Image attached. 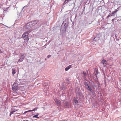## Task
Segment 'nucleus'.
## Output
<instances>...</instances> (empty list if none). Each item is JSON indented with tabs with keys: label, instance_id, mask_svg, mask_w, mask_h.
<instances>
[{
	"label": "nucleus",
	"instance_id": "f257e3e1",
	"mask_svg": "<svg viewBox=\"0 0 121 121\" xmlns=\"http://www.w3.org/2000/svg\"><path fill=\"white\" fill-rule=\"evenodd\" d=\"M29 34L28 32H25L23 34L22 38L24 40L26 41H28L29 40Z\"/></svg>",
	"mask_w": 121,
	"mask_h": 121
},
{
	"label": "nucleus",
	"instance_id": "f03ea898",
	"mask_svg": "<svg viewBox=\"0 0 121 121\" xmlns=\"http://www.w3.org/2000/svg\"><path fill=\"white\" fill-rule=\"evenodd\" d=\"M26 55V54L25 53H23L20 56V59L18 60V61L20 62L22 61Z\"/></svg>",
	"mask_w": 121,
	"mask_h": 121
},
{
	"label": "nucleus",
	"instance_id": "7ed1b4c3",
	"mask_svg": "<svg viewBox=\"0 0 121 121\" xmlns=\"http://www.w3.org/2000/svg\"><path fill=\"white\" fill-rule=\"evenodd\" d=\"M18 88L17 85L16 83H14L12 89L14 92L17 91Z\"/></svg>",
	"mask_w": 121,
	"mask_h": 121
},
{
	"label": "nucleus",
	"instance_id": "20e7f679",
	"mask_svg": "<svg viewBox=\"0 0 121 121\" xmlns=\"http://www.w3.org/2000/svg\"><path fill=\"white\" fill-rule=\"evenodd\" d=\"M29 25L30 24H27L26 25L24 26L23 27V31H25L26 30H27L30 27Z\"/></svg>",
	"mask_w": 121,
	"mask_h": 121
},
{
	"label": "nucleus",
	"instance_id": "39448f33",
	"mask_svg": "<svg viewBox=\"0 0 121 121\" xmlns=\"http://www.w3.org/2000/svg\"><path fill=\"white\" fill-rule=\"evenodd\" d=\"M54 100L56 104H57L58 105H60V101L59 100L57 99L56 98H55Z\"/></svg>",
	"mask_w": 121,
	"mask_h": 121
},
{
	"label": "nucleus",
	"instance_id": "423d86ee",
	"mask_svg": "<svg viewBox=\"0 0 121 121\" xmlns=\"http://www.w3.org/2000/svg\"><path fill=\"white\" fill-rule=\"evenodd\" d=\"M101 63L103 64L104 66H105L107 64V62L105 60H103L102 61Z\"/></svg>",
	"mask_w": 121,
	"mask_h": 121
},
{
	"label": "nucleus",
	"instance_id": "0eeeda50",
	"mask_svg": "<svg viewBox=\"0 0 121 121\" xmlns=\"http://www.w3.org/2000/svg\"><path fill=\"white\" fill-rule=\"evenodd\" d=\"M71 65H70L68 66L65 69V71H67L70 68H71Z\"/></svg>",
	"mask_w": 121,
	"mask_h": 121
},
{
	"label": "nucleus",
	"instance_id": "6e6552de",
	"mask_svg": "<svg viewBox=\"0 0 121 121\" xmlns=\"http://www.w3.org/2000/svg\"><path fill=\"white\" fill-rule=\"evenodd\" d=\"M87 86H88L87 89L89 90L90 92H92V90L91 87V86H89L88 84L87 85Z\"/></svg>",
	"mask_w": 121,
	"mask_h": 121
},
{
	"label": "nucleus",
	"instance_id": "1a4fd4ad",
	"mask_svg": "<svg viewBox=\"0 0 121 121\" xmlns=\"http://www.w3.org/2000/svg\"><path fill=\"white\" fill-rule=\"evenodd\" d=\"M16 69H12V74L13 75L14 74L16 73Z\"/></svg>",
	"mask_w": 121,
	"mask_h": 121
},
{
	"label": "nucleus",
	"instance_id": "9d476101",
	"mask_svg": "<svg viewBox=\"0 0 121 121\" xmlns=\"http://www.w3.org/2000/svg\"><path fill=\"white\" fill-rule=\"evenodd\" d=\"M74 102L76 104H77L78 103V100L76 98L74 99Z\"/></svg>",
	"mask_w": 121,
	"mask_h": 121
},
{
	"label": "nucleus",
	"instance_id": "9b49d317",
	"mask_svg": "<svg viewBox=\"0 0 121 121\" xmlns=\"http://www.w3.org/2000/svg\"><path fill=\"white\" fill-rule=\"evenodd\" d=\"M39 115V114L37 113V115H36L34 116L33 117V118H35H35H39V117H38L37 116Z\"/></svg>",
	"mask_w": 121,
	"mask_h": 121
},
{
	"label": "nucleus",
	"instance_id": "f8f14e48",
	"mask_svg": "<svg viewBox=\"0 0 121 121\" xmlns=\"http://www.w3.org/2000/svg\"><path fill=\"white\" fill-rule=\"evenodd\" d=\"M112 16H114V15H112L111 13H109L108 15L107 16V18H109V17Z\"/></svg>",
	"mask_w": 121,
	"mask_h": 121
},
{
	"label": "nucleus",
	"instance_id": "ddd939ff",
	"mask_svg": "<svg viewBox=\"0 0 121 121\" xmlns=\"http://www.w3.org/2000/svg\"><path fill=\"white\" fill-rule=\"evenodd\" d=\"M70 0H65L63 4L64 5L66 3H67Z\"/></svg>",
	"mask_w": 121,
	"mask_h": 121
},
{
	"label": "nucleus",
	"instance_id": "4468645a",
	"mask_svg": "<svg viewBox=\"0 0 121 121\" xmlns=\"http://www.w3.org/2000/svg\"><path fill=\"white\" fill-rule=\"evenodd\" d=\"M16 111H13L12 112H11L10 113V116H11V115L12 114H13V113Z\"/></svg>",
	"mask_w": 121,
	"mask_h": 121
},
{
	"label": "nucleus",
	"instance_id": "2eb2a0df",
	"mask_svg": "<svg viewBox=\"0 0 121 121\" xmlns=\"http://www.w3.org/2000/svg\"><path fill=\"white\" fill-rule=\"evenodd\" d=\"M95 74L96 76L98 74V73L97 71L96 70L95 72Z\"/></svg>",
	"mask_w": 121,
	"mask_h": 121
},
{
	"label": "nucleus",
	"instance_id": "dca6fc26",
	"mask_svg": "<svg viewBox=\"0 0 121 121\" xmlns=\"http://www.w3.org/2000/svg\"><path fill=\"white\" fill-rule=\"evenodd\" d=\"M38 108H34V109L32 110H31V111H34L35 110H36Z\"/></svg>",
	"mask_w": 121,
	"mask_h": 121
},
{
	"label": "nucleus",
	"instance_id": "f3484780",
	"mask_svg": "<svg viewBox=\"0 0 121 121\" xmlns=\"http://www.w3.org/2000/svg\"><path fill=\"white\" fill-rule=\"evenodd\" d=\"M83 74L85 76H86V73H85V72H84V71H83Z\"/></svg>",
	"mask_w": 121,
	"mask_h": 121
},
{
	"label": "nucleus",
	"instance_id": "a211bd4d",
	"mask_svg": "<svg viewBox=\"0 0 121 121\" xmlns=\"http://www.w3.org/2000/svg\"><path fill=\"white\" fill-rule=\"evenodd\" d=\"M118 10H116V11H115L113 12L114 13H116L117 12V11Z\"/></svg>",
	"mask_w": 121,
	"mask_h": 121
},
{
	"label": "nucleus",
	"instance_id": "6ab92c4d",
	"mask_svg": "<svg viewBox=\"0 0 121 121\" xmlns=\"http://www.w3.org/2000/svg\"><path fill=\"white\" fill-rule=\"evenodd\" d=\"M51 57V55H48L47 56L48 58H49Z\"/></svg>",
	"mask_w": 121,
	"mask_h": 121
},
{
	"label": "nucleus",
	"instance_id": "aec40b11",
	"mask_svg": "<svg viewBox=\"0 0 121 121\" xmlns=\"http://www.w3.org/2000/svg\"><path fill=\"white\" fill-rule=\"evenodd\" d=\"M111 14L112 15H114V13L113 12L112 13H111Z\"/></svg>",
	"mask_w": 121,
	"mask_h": 121
},
{
	"label": "nucleus",
	"instance_id": "412c9836",
	"mask_svg": "<svg viewBox=\"0 0 121 121\" xmlns=\"http://www.w3.org/2000/svg\"><path fill=\"white\" fill-rule=\"evenodd\" d=\"M27 112H27V111H26L25 112H24V113L25 114L26 113H27Z\"/></svg>",
	"mask_w": 121,
	"mask_h": 121
},
{
	"label": "nucleus",
	"instance_id": "4be33fe9",
	"mask_svg": "<svg viewBox=\"0 0 121 121\" xmlns=\"http://www.w3.org/2000/svg\"><path fill=\"white\" fill-rule=\"evenodd\" d=\"M32 111H31V110H28V111H27L28 112H30Z\"/></svg>",
	"mask_w": 121,
	"mask_h": 121
},
{
	"label": "nucleus",
	"instance_id": "5701e85b",
	"mask_svg": "<svg viewBox=\"0 0 121 121\" xmlns=\"http://www.w3.org/2000/svg\"><path fill=\"white\" fill-rule=\"evenodd\" d=\"M2 53V51H1V50H0V53Z\"/></svg>",
	"mask_w": 121,
	"mask_h": 121
},
{
	"label": "nucleus",
	"instance_id": "b1692460",
	"mask_svg": "<svg viewBox=\"0 0 121 121\" xmlns=\"http://www.w3.org/2000/svg\"><path fill=\"white\" fill-rule=\"evenodd\" d=\"M66 105H67V106L68 105V103L67 102H66Z\"/></svg>",
	"mask_w": 121,
	"mask_h": 121
},
{
	"label": "nucleus",
	"instance_id": "393cba45",
	"mask_svg": "<svg viewBox=\"0 0 121 121\" xmlns=\"http://www.w3.org/2000/svg\"><path fill=\"white\" fill-rule=\"evenodd\" d=\"M23 121H28V120H24Z\"/></svg>",
	"mask_w": 121,
	"mask_h": 121
},
{
	"label": "nucleus",
	"instance_id": "a878e982",
	"mask_svg": "<svg viewBox=\"0 0 121 121\" xmlns=\"http://www.w3.org/2000/svg\"><path fill=\"white\" fill-rule=\"evenodd\" d=\"M34 22H36V21H34Z\"/></svg>",
	"mask_w": 121,
	"mask_h": 121
},
{
	"label": "nucleus",
	"instance_id": "bb28decb",
	"mask_svg": "<svg viewBox=\"0 0 121 121\" xmlns=\"http://www.w3.org/2000/svg\"><path fill=\"white\" fill-rule=\"evenodd\" d=\"M113 19L112 20V21H113Z\"/></svg>",
	"mask_w": 121,
	"mask_h": 121
}]
</instances>
